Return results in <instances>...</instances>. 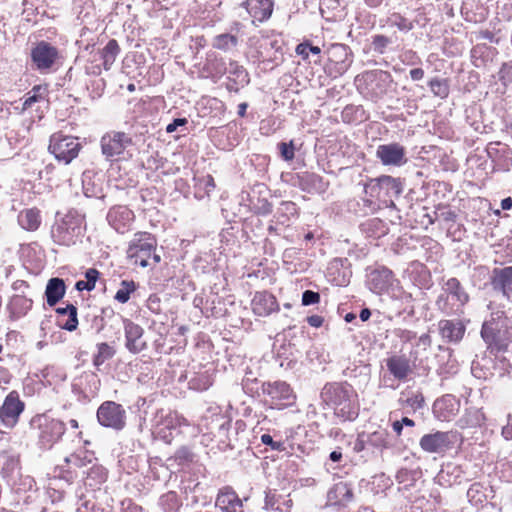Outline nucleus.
Returning a JSON list of instances; mask_svg holds the SVG:
<instances>
[{
	"label": "nucleus",
	"instance_id": "58836bf2",
	"mask_svg": "<svg viewBox=\"0 0 512 512\" xmlns=\"http://www.w3.org/2000/svg\"><path fill=\"white\" fill-rule=\"evenodd\" d=\"M47 92L46 87H43L41 85L34 86L27 94L26 98L23 102L22 110H27L28 108L32 107V105L36 102H39L41 100L45 99V94Z\"/></svg>",
	"mask_w": 512,
	"mask_h": 512
},
{
	"label": "nucleus",
	"instance_id": "bb28decb",
	"mask_svg": "<svg viewBox=\"0 0 512 512\" xmlns=\"http://www.w3.org/2000/svg\"><path fill=\"white\" fill-rule=\"evenodd\" d=\"M388 371L397 380H404L412 372L410 359L405 355H393L386 360Z\"/></svg>",
	"mask_w": 512,
	"mask_h": 512
},
{
	"label": "nucleus",
	"instance_id": "0e129e2a",
	"mask_svg": "<svg viewBox=\"0 0 512 512\" xmlns=\"http://www.w3.org/2000/svg\"><path fill=\"white\" fill-rule=\"evenodd\" d=\"M187 123V120L185 118H177L172 123L168 124L166 127V131L168 133L174 132L178 126L185 125Z\"/></svg>",
	"mask_w": 512,
	"mask_h": 512
},
{
	"label": "nucleus",
	"instance_id": "39448f33",
	"mask_svg": "<svg viewBox=\"0 0 512 512\" xmlns=\"http://www.w3.org/2000/svg\"><path fill=\"white\" fill-rule=\"evenodd\" d=\"M365 194L371 199H377L386 207L395 208L394 197H398L403 191V185L398 178L382 175L371 179L364 188Z\"/></svg>",
	"mask_w": 512,
	"mask_h": 512
},
{
	"label": "nucleus",
	"instance_id": "e433bc0d",
	"mask_svg": "<svg viewBox=\"0 0 512 512\" xmlns=\"http://www.w3.org/2000/svg\"><path fill=\"white\" fill-rule=\"evenodd\" d=\"M115 355V349L109 344L103 342L97 345V353L94 355L93 364L100 367L105 361Z\"/></svg>",
	"mask_w": 512,
	"mask_h": 512
},
{
	"label": "nucleus",
	"instance_id": "4468645a",
	"mask_svg": "<svg viewBox=\"0 0 512 512\" xmlns=\"http://www.w3.org/2000/svg\"><path fill=\"white\" fill-rule=\"evenodd\" d=\"M327 54L329 63L333 66L329 67V69H333V71L330 70V74H333L335 77L342 75L350 67L352 62L350 59L351 51L347 45L333 44L328 48Z\"/></svg>",
	"mask_w": 512,
	"mask_h": 512
},
{
	"label": "nucleus",
	"instance_id": "37998d69",
	"mask_svg": "<svg viewBox=\"0 0 512 512\" xmlns=\"http://www.w3.org/2000/svg\"><path fill=\"white\" fill-rule=\"evenodd\" d=\"M295 213L296 205L293 202H282L276 213L277 221L281 224H287L289 222V216Z\"/></svg>",
	"mask_w": 512,
	"mask_h": 512
},
{
	"label": "nucleus",
	"instance_id": "f257e3e1",
	"mask_svg": "<svg viewBox=\"0 0 512 512\" xmlns=\"http://www.w3.org/2000/svg\"><path fill=\"white\" fill-rule=\"evenodd\" d=\"M323 400L334 409L337 417L343 421H352L358 416L357 393L347 383L326 385L321 393Z\"/></svg>",
	"mask_w": 512,
	"mask_h": 512
},
{
	"label": "nucleus",
	"instance_id": "c756f323",
	"mask_svg": "<svg viewBox=\"0 0 512 512\" xmlns=\"http://www.w3.org/2000/svg\"><path fill=\"white\" fill-rule=\"evenodd\" d=\"M154 420L159 434L164 433L165 430L176 429L184 421L177 413L168 412L164 414L163 411L158 412Z\"/></svg>",
	"mask_w": 512,
	"mask_h": 512
},
{
	"label": "nucleus",
	"instance_id": "473e14b6",
	"mask_svg": "<svg viewBox=\"0 0 512 512\" xmlns=\"http://www.w3.org/2000/svg\"><path fill=\"white\" fill-rule=\"evenodd\" d=\"M119 52L120 48L118 42L115 39L109 40L106 46L100 52V58L103 62V67L105 70H109L111 68Z\"/></svg>",
	"mask_w": 512,
	"mask_h": 512
},
{
	"label": "nucleus",
	"instance_id": "ea45409f",
	"mask_svg": "<svg viewBox=\"0 0 512 512\" xmlns=\"http://www.w3.org/2000/svg\"><path fill=\"white\" fill-rule=\"evenodd\" d=\"M159 504L165 512H177L181 506L178 495L173 491L162 495Z\"/></svg>",
	"mask_w": 512,
	"mask_h": 512
},
{
	"label": "nucleus",
	"instance_id": "412c9836",
	"mask_svg": "<svg viewBox=\"0 0 512 512\" xmlns=\"http://www.w3.org/2000/svg\"><path fill=\"white\" fill-rule=\"evenodd\" d=\"M109 224L118 232L125 233L134 220V213L126 206H115L107 214Z\"/></svg>",
	"mask_w": 512,
	"mask_h": 512
},
{
	"label": "nucleus",
	"instance_id": "052dcab7",
	"mask_svg": "<svg viewBox=\"0 0 512 512\" xmlns=\"http://www.w3.org/2000/svg\"><path fill=\"white\" fill-rule=\"evenodd\" d=\"M424 402V398L420 394H414L407 398L406 403L412 408H421Z\"/></svg>",
	"mask_w": 512,
	"mask_h": 512
},
{
	"label": "nucleus",
	"instance_id": "09e8293b",
	"mask_svg": "<svg viewBox=\"0 0 512 512\" xmlns=\"http://www.w3.org/2000/svg\"><path fill=\"white\" fill-rule=\"evenodd\" d=\"M68 310V319L64 323H60V327L67 331H74L78 326L77 308L75 306H71Z\"/></svg>",
	"mask_w": 512,
	"mask_h": 512
},
{
	"label": "nucleus",
	"instance_id": "393cba45",
	"mask_svg": "<svg viewBox=\"0 0 512 512\" xmlns=\"http://www.w3.org/2000/svg\"><path fill=\"white\" fill-rule=\"evenodd\" d=\"M249 15L252 17V22H264L268 20L274 7L273 0H246L242 4Z\"/></svg>",
	"mask_w": 512,
	"mask_h": 512
},
{
	"label": "nucleus",
	"instance_id": "8fccbe9b",
	"mask_svg": "<svg viewBox=\"0 0 512 512\" xmlns=\"http://www.w3.org/2000/svg\"><path fill=\"white\" fill-rule=\"evenodd\" d=\"M391 43L390 39L384 35L373 36L372 46L373 50L383 54L386 47Z\"/></svg>",
	"mask_w": 512,
	"mask_h": 512
},
{
	"label": "nucleus",
	"instance_id": "6ab92c4d",
	"mask_svg": "<svg viewBox=\"0 0 512 512\" xmlns=\"http://www.w3.org/2000/svg\"><path fill=\"white\" fill-rule=\"evenodd\" d=\"M376 156L383 165L400 166L405 163V148L398 143L382 144L377 147Z\"/></svg>",
	"mask_w": 512,
	"mask_h": 512
},
{
	"label": "nucleus",
	"instance_id": "dca6fc26",
	"mask_svg": "<svg viewBox=\"0 0 512 512\" xmlns=\"http://www.w3.org/2000/svg\"><path fill=\"white\" fill-rule=\"evenodd\" d=\"M124 332L125 347L129 352L138 354L147 348V343L143 339L144 330L140 325L126 319L124 320Z\"/></svg>",
	"mask_w": 512,
	"mask_h": 512
},
{
	"label": "nucleus",
	"instance_id": "a18cd8bd",
	"mask_svg": "<svg viewBox=\"0 0 512 512\" xmlns=\"http://www.w3.org/2000/svg\"><path fill=\"white\" fill-rule=\"evenodd\" d=\"M250 206L252 210L260 215H268L272 212V204L265 198L257 199V202L253 198L250 199Z\"/></svg>",
	"mask_w": 512,
	"mask_h": 512
},
{
	"label": "nucleus",
	"instance_id": "20e7f679",
	"mask_svg": "<svg viewBox=\"0 0 512 512\" xmlns=\"http://www.w3.org/2000/svg\"><path fill=\"white\" fill-rule=\"evenodd\" d=\"M30 428L35 432L41 449H51L64 435L66 427L61 420L47 414H37L30 420Z\"/></svg>",
	"mask_w": 512,
	"mask_h": 512
},
{
	"label": "nucleus",
	"instance_id": "72a5a7b5",
	"mask_svg": "<svg viewBox=\"0 0 512 512\" xmlns=\"http://www.w3.org/2000/svg\"><path fill=\"white\" fill-rule=\"evenodd\" d=\"M212 383L213 377L208 370L194 373L188 381L190 389L196 391H205L212 385Z\"/></svg>",
	"mask_w": 512,
	"mask_h": 512
},
{
	"label": "nucleus",
	"instance_id": "e2e57ef3",
	"mask_svg": "<svg viewBox=\"0 0 512 512\" xmlns=\"http://www.w3.org/2000/svg\"><path fill=\"white\" fill-rule=\"evenodd\" d=\"M481 55H482V61L484 60L485 57L487 58H491V60L493 59V57L495 55H497V51L494 47H491V46H487V43H482V52H481Z\"/></svg>",
	"mask_w": 512,
	"mask_h": 512
},
{
	"label": "nucleus",
	"instance_id": "79ce46f5",
	"mask_svg": "<svg viewBox=\"0 0 512 512\" xmlns=\"http://www.w3.org/2000/svg\"><path fill=\"white\" fill-rule=\"evenodd\" d=\"M136 285L134 281L123 280L120 284L119 290L116 292L114 298L118 302L124 304L130 299V294L134 292Z\"/></svg>",
	"mask_w": 512,
	"mask_h": 512
},
{
	"label": "nucleus",
	"instance_id": "ddd939ff",
	"mask_svg": "<svg viewBox=\"0 0 512 512\" xmlns=\"http://www.w3.org/2000/svg\"><path fill=\"white\" fill-rule=\"evenodd\" d=\"M58 57V49L45 41L38 42L31 50L32 62L40 72L49 71Z\"/></svg>",
	"mask_w": 512,
	"mask_h": 512
},
{
	"label": "nucleus",
	"instance_id": "f8f14e48",
	"mask_svg": "<svg viewBox=\"0 0 512 512\" xmlns=\"http://www.w3.org/2000/svg\"><path fill=\"white\" fill-rule=\"evenodd\" d=\"M456 438L457 435L453 431H436L423 435L419 445L425 452L441 454L452 448Z\"/></svg>",
	"mask_w": 512,
	"mask_h": 512
},
{
	"label": "nucleus",
	"instance_id": "9b49d317",
	"mask_svg": "<svg viewBox=\"0 0 512 512\" xmlns=\"http://www.w3.org/2000/svg\"><path fill=\"white\" fill-rule=\"evenodd\" d=\"M25 409V403L17 391H11L0 407V423L7 429L14 428Z\"/></svg>",
	"mask_w": 512,
	"mask_h": 512
},
{
	"label": "nucleus",
	"instance_id": "69168bd1",
	"mask_svg": "<svg viewBox=\"0 0 512 512\" xmlns=\"http://www.w3.org/2000/svg\"><path fill=\"white\" fill-rule=\"evenodd\" d=\"M323 317L319 315H311L307 317V322L310 326L318 328L323 324Z\"/></svg>",
	"mask_w": 512,
	"mask_h": 512
},
{
	"label": "nucleus",
	"instance_id": "338daca9",
	"mask_svg": "<svg viewBox=\"0 0 512 512\" xmlns=\"http://www.w3.org/2000/svg\"><path fill=\"white\" fill-rule=\"evenodd\" d=\"M431 343L432 340L430 335L425 333L419 337L417 345L422 346L424 349H426L427 347H430Z\"/></svg>",
	"mask_w": 512,
	"mask_h": 512
},
{
	"label": "nucleus",
	"instance_id": "9d476101",
	"mask_svg": "<svg viewBox=\"0 0 512 512\" xmlns=\"http://www.w3.org/2000/svg\"><path fill=\"white\" fill-rule=\"evenodd\" d=\"M97 420L103 427L120 431L126 425V410L121 404L105 401L97 410Z\"/></svg>",
	"mask_w": 512,
	"mask_h": 512
},
{
	"label": "nucleus",
	"instance_id": "680f3d73",
	"mask_svg": "<svg viewBox=\"0 0 512 512\" xmlns=\"http://www.w3.org/2000/svg\"><path fill=\"white\" fill-rule=\"evenodd\" d=\"M477 413H478V411L476 410L474 415L472 416L471 412H468L466 417L464 419H461V422H464V424H462V427H464L465 425L466 426H477L479 423V418H478Z\"/></svg>",
	"mask_w": 512,
	"mask_h": 512
},
{
	"label": "nucleus",
	"instance_id": "cd10ccee",
	"mask_svg": "<svg viewBox=\"0 0 512 512\" xmlns=\"http://www.w3.org/2000/svg\"><path fill=\"white\" fill-rule=\"evenodd\" d=\"M489 83L491 92L504 94L506 87L512 83V61L502 64V67L497 74V80L496 76L491 74Z\"/></svg>",
	"mask_w": 512,
	"mask_h": 512
},
{
	"label": "nucleus",
	"instance_id": "de8ad7c7",
	"mask_svg": "<svg viewBox=\"0 0 512 512\" xmlns=\"http://www.w3.org/2000/svg\"><path fill=\"white\" fill-rule=\"evenodd\" d=\"M369 442L376 447H387L388 434L384 430L375 431L369 436Z\"/></svg>",
	"mask_w": 512,
	"mask_h": 512
},
{
	"label": "nucleus",
	"instance_id": "f704fd0d",
	"mask_svg": "<svg viewBox=\"0 0 512 512\" xmlns=\"http://www.w3.org/2000/svg\"><path fill=\"white\" fill-rule=\"evenodd\" d=\"M215 189V181L211 175H206L196 180L195 197L202 199L209 197L210 193Z\"/></svg>",
	"mask_w": 512,
	"mask_h": 512
},
{
	"label": "nucleus",
	"instance_id": "864d4df0",
	"mask_svg": "<svg viewBox=\"0 0 512 512\" xmlns=\"http://www.w3.org/2000/svg\"><path fill=\"white\" fill-rule=\"evenodd\" d=\"M320 301V294L312 290H305L302 294V305L309 306Z\"/></svg>",
	"mask_w": 512,
	"mask_h": 512
},
{
	"label": "nucleus",
	"instance_id": "c03bdc74",
	"mask_svg": "<svg viewBox=\"0 0 512 512\" xmlns=\"http://www.w3.org/2000/svg\"><path fill=\"white\" fill-rule=\"evenodd\" d=\"M429 87L435 96L442 99L449 94V85L446 79L434 78L429 82Z\"/></svg>",
	"mask_w": 512,
	"mask_h": 512
},
{
	"label": "nucleus",
	"instance_id": "f3484780",
	"mask_svg": "<svg viewBox=\"0 0 512 512\" xmlns=\"http://www.w3.org/2000/svg\"><path fill=\"white\" fill-rule=\"evenodd\" d=\"M393 273L386 267H379L367 275V286L375 294H383L393 284Z\"/></svg>",
	"mask_w": 512,
	"mask_h": 512
},
{
	"label": "nucleus",
	"instance_id": "423d86ee",
	"mask_svg": "<svg viewBox=\"0 0 512 512\" xmlns=\"http://www.w3.org/2000/svg\"><path fill=\"white\" fill-rule=\"evenodd\" d=\"M100 146L106 160H120L126 157L128 149L133 146V139L128 133L113 130L101 137Z\"/></svg>",
	"mask_w": 512,
	"mask_h": 512
},
{
	"label": "nucleus",
	"instance_id": "1a4fd4ad",
	"mask_svg": "<svg viewBox=\"0 0 512 512\" xmlns=\"http://www.w3.org/2000/svg\"><path fill=\"white\" fill-rule=\"evenodd\" d=\"M51 233L54 242L60 245L75 244L77 238L82 234V219L69 213L55 223Z\"/></svg>",
	"mask_w": 512,
	"mask_h": 512
},
{
	"label": "nucleus",
	"instance_id": "774afa93",
	"mask_svg": "<svg viewBox=\"0 0 512 512\" xmlns=\"http://www.w3.org/2000/svg\"><path fill=\"white\" fill-rule=\"evenodd\" d=\"M501 434L506 440L512 439V423H508L507 425L501 428Z\"/></svg>",
	"mask_w": 512,
	"mask_h": 512
},
{
	"label": "nucleus",
	"instance_id": "603ef678",
	"mask_svg": "<svg viewBox=\"0 0 512 512\" xmlns=\"http://www.w3.org/2000/svg\"><path fill=\"white\" fill-rule=\"evenodd\" d=\"M261 442L264 445L270 446L272 450L280 451V452L285 450L284 443L281 441H274L272 436L269 434H263L261 436Z\"/></svg>",
	"mask_w": 512,
	"mask_h": 512
},
{
	"label": "nucleus",
	"instance_id": "b1692460",
	"mask_svg": "<svg viewBox=\"0 0 512 512\" xmlns=\"http://www.w3.org/2000/svg\"><path fill=\"white\" fill-rule=\"evenodd\" d=\"M215 506L222 512H243L242 500L230 487H224L219 490Z\"/></svg>",
	"mask_w": 512,
	"mask_h": 512
},
{
	"label": "nucleus",
	"instance_id": "4be33fe9",
	"mask_svg": "<svg viewBox=\"0 0 512 512\" xmlns=\"http://www.w3.org/2000/svg\"><path fill=\"white\" fill-rule=\"evenodd\" d=\"M259 62H270L278 65L283 60V51L278 39L266 38L260 44V50L257 51Z\"/></svg>",
	"mask_w": 512,
	"mask_h": 512
},
{
	"label": "nucleus",
	"instance_id": "bf43d9fd",
	"mask_svg": "<svg viewBox=\"0 0 512 512\" xmlns=\"http://www.w3.org/2000/svg\"><path fill=\"white\" fill-rule=\"evenodd\" d=\"M11 378L12 376L9 371L4 367H0V388L2 390L6 389V386L10 383Z\"/></svg>",
	"mask_w": 512,
	"mask_h": 512
},
{
	"label": "nucleus",
	"instance_id": "2eb2a0df",
	"mask_svg": "<svg viewBox=\"0 0 512 512\" xmlns=\"http://www.w3.org/2000/svg\"><path fill=\"white\" fill-rule=\"evenodd\" d=\"M485 151L493 170L508 171L512 166V150L507 145L500 142L489 143Z\"/></svg>",
	"mask_w": 512,
	"mask_h": 512
},
{
	"label": "nucleus",
	"instance_id": "aec40b11",
	"mask_svg": "<svg viewBox=\"0 0 512 512\" xmlns=\"http://www.w3.org/2000/svg\"><path fill=\"white\" fill-rule=\"evenodd\" d=\"M460 402L455 396L446 394L433 404V414L440 421H450L459 411Z\"/></svg>",
	"mask_w": 512,
	"mask_h": 512
},
{
	"label": "nucleus",
	"instance_id": "a19ab883",
	"mask_svg": "<svg viewBox=\"0 0 512 512\" xmlns=\"http://www.w3.org/2000/svg\"><path fill=\"white\" fill-rule=\"evenodd\" d=\"M98 276H99V272L96 270V269H88L86 272H85V278L86 280H79L76 282V289L78 291H83V290H87V291H91L95 288V284H96V281L98 279Z\"/></svg>",
	"mask_w": 512,
	"mask_h": 512
},
{
	"label": "nucleus",
	"instance_id": "c9c22d12",
	"mask_svg": "<svg viewBox=\"0 0 512 512\" xmlns=\"http://www.w3.org/2000/svg\"><path fill=\"white\" fill-rule=\"evenodd\" d=\"M224 72L233 75V80L239 84H247L249 82L248 73L243 66L236 62L231 61L229 67L225 68V70L219 69L217 74L221 76Z\"/></svg>",
	"mask_w": 512,
	"mask_h": 512
},
{
	"label": "nucleus",
	"instance_id": "3c124183",
	"mask_svg": "<svg viewBox=\"0 0 512 512\" xmlns=\"http://www.w3.org/2000/svg\"><path fill=\"white\" fill-rule=\"evenodd\" d=\"M279 150L282 158L286 161H290L294 158V145L293 141H290L289 143L281 142L279 143Z\"/></svg>",
	"mask_w": 512,
	"mask_h": 512
},
{
	"label": "nucleus",
	"instance_id": "4d7b16f0",
	"mask_svg": "<svg viewBox=\"0 0 512 512\" xmlns=\"http://www.w3.org/2000/svg\"><path fill=\"white\" fill-rule=\"evenodd\" d=\"M392 23L395 26H397L401 31H409L412 29V24L399 15H395L392 18Z\"/></svg>",
	"mask_w": 512,
	"mask_h": 512
},
{
	"label": "nucleus",
	"instance_id": "6e6552de",
	"mask_svg": "<svg viewBox=\"0 0 512 512\" xmlns=\"http://www.w3.org/2000/svg\"><path fill=\"white\" fill-rule=\"evenodd\" d=\"M81 144L72 136L55 133L50 137L48 150L59 163L70 164L79 154Z\"/></svg>",
	"mask_w": 512,
	"mask_h": 512
},
{
	"label": "nucleus",
	"instance_id": "c85d7f7f",
	"mask_svg": "<svg viewBox=\"0 0 512 512\" xmlns=\"http://www.w3.org/2000/svg\"><path fill=\"white\" fill-rule=\"evenodd\" d=\"M438 329L442 338L449 342H458L462 339L465 332L464 325L456 320H440Z\"/></svg>",
	"mask_w": 512,
	"mask_h": 512
},
{
	"label": "nucleus",
	"instance_id": "5fc2aeb1",
	"mask_svg": "<svg viewBox=\"0 0 512 512\" xmlns=\"http://www.w3.org/2000/svg\"><path fill=\"white\" fill-rule=\"evenodd\" d=\"M96 478L98 483H102L106 480V471L104 468L99 466H93L88 472V479Z\"/></svg>",
	"mask_w": 512,
	"mask_h": 512
},
{
	"label": "nucleus",
	"instance_id": "a878e982",
	"mask_svg": "<svg viewBox=\"0 0 512 512\" xmlns=\"http://www.w3.org/2000/svg\"><path fill=\"white\" fill-rule=\"evenodd\" d=\"M251 306L256 315L263 317L279 309L275 296L266 291L257 292L252 299Z\"/></svg>",
	"mask_w": 512,
	"mask_h": 512
},
{
	"label": "nucleus",
	"instance_id": "a211bd4d",
	"mask_svg": "<svg viewBox=\"0 0 512 512\" xmlns=\"http://www.w3.org/2000/svg\"><path fill=\"white\" fill-rule=\"evenodd\" d=\"M494 291L499 292L507 300L512 299V266L494 268L490 277Z\"/></svg>",
	"mask_w": 512,
	"mask_h": 512
},
{
	"label": "nucleus",
	"instance_id": "5701e85b",
	"mask_svg": "<svg viewBox=\"0 0 512 512\" xmlns=\"http://www.w3.org/2000/svg\"><path fill=\"white\" fill-rule=\"evenodd\" d=\"M262 392L270 397L275 404L281 401L290 402L294 399L290 385L284 381L264 382L262 384Z\"/></svg>",
	"mask_w": 512,
	"mask_h": 512
},
{
	"label": "nucleus",
	"instance_id": "2f4dec72",
	"mask_svg": "<svg viewBox=\"0 0 512 512\" xmlns=\"http://www.w3.org/2000/svg\"><path fill=\"white\" fill-rule=\"evenodd\" d=\"M19 225L27 231H35L41 224L40 211L37 208L24 209L18 214Z\"/></svg>",
	"mask_w": 512,
	"mask_h": 512
},
{
	"label": "nucleus",
	"instance_id": "6e6d98bb",
	"mask_svg": "<svg viewBox=\"0 0 512 512\" xmlns=\"http://www.w3.org/2000/svg\"><path fill=\"white\" fill-rule=\"evenodd\" d=\"M480 492V484L474 483L471 485V487L467 491V497L469 501L475 505L478 506L480 503V498L478 497V494Z\"/></svg>",
	"mask_w": 512,
	"mask_h": 512
},
{
	"label": "nucleus",
	"instance_id": "4c0bfd02",
	"mask_svg": "<svg viewBox=\"0 0 512 512\" xmlns=\"http://www.w3.org/2000/svg\"><path fill=\"white\" fill-rule=\"evenodd\" d=\"M237 44L238 38L232 34H220L213 41V47L223 51H231Z\"/></svg>",
	"mask_w": 512,
	"mask_h": 512
},
{
	"label": "nucleus",
	"instance_id": "0eeeda50",
	"mask_svg": "<svg viewBox=\"0 0 512 512\" xmlns=\"http://www.w3.org/2000/svg\"><path fill=\"white\" fill-rule=\"evenodd\" d=\"M467 300L468 295L461 288L460 282L456 278H450L445 282L436 305L442 312L453 314L458 312Z\"/></svg>",
	"mask_w": 512,
	"mask_h": 512
},
{
	"label": "nucleus",
	"instance_id": "13d9d810",
	"mask_svg": "<svg viewBox=\"0 0 512 512\" xmlns=\"http://www.w3.org/2000/svg\"><path fill=\"white\" fill-rule=\"evenodd\" d=\"M265 507L267 509L278 510L277 495L275 493L268 492L265 496Z\"/></svg>",
	"mask_w": 512,
	"mask_h": 512
},
{
	"label": "nucleus",
	"instance_id": "7ed1b4c3",
	"mask_svg": "<svg viewBox=\"0 0 512 512\" xmlns=\"http://www.w3.org/2000/svg\"><path fill=\"white\" fill-rule=\"evenodd\" d=\"M157 240L148 232H137L129 241L126 250L127 260L130 265L146 268L156 266L161 257L156 253Z\"/></svg>",
	"mask_w": 512,
	"mask_h": 512
},
{
	"label": "nucleus",
	"instance_id": "49530a36",
	"mask_svg": "<svg viewBox=\"0 0 512 512\" xmlns=\"http://www.w3.org/2000/svg\"><path fill=\"white\" fill-rule=\"evenodd\" d=\"M295 51L303 60H308L310 53L313 55H319L321 53V49L318 46H313L309 42L298 44Z\"/></svg>",
	"mask_w": 512,
	"mask_h": 512
},
{
	"label": "nucleus",
	"instance_id": "7c9ffc66",
	"mask_svg": "<svg viewBox=\"0 0 512 512\" xmlns=\"http://www.w3.org/2000/svg\"><path fill=\"white\" fill-rule=\"evenodd\" d=\"M65 294V283L61 278H51L46 286L45 295L47 304L55 306Z\"/></svg>",
	"mask_w": 512,
	"mask_h": 512
},
{
	"label": "nucleus",
	"instance_id": "f03ea898",
	"mask_svg": "<svg viewBox=\"0 0 512 512\" xmlns=\"http://www.w3.org/2000/svg\"><path fill=\"white\" fill-rule=\"evenodd\" d=\"M503 314V312H497V317L492 318V321L482 323V339L487 344V349L490 354H497L506 351L511 342L509 332L506 329L505 321L503 319ZM495 356L501 365L498 374L499 376H503L508 363L505 358H498L497 355Z\"/></svg>",
	"mask_w": 512,
	"mask_h": 512
}]
</instances>
